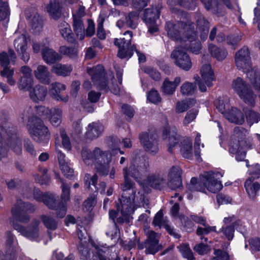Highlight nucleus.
Returning <instances> with one entry per match:
<instances>
[{"instance_id": "nucleus-10", "label": "nucleus", "mask_w": 260, "mask_h": 260, "mask_svg": "<svg viewBox=\"0 0 260 260\" xmlns=\"http://www.w3.org/2000/svg\"><path fill=\"white\" fill-rule=\"evenodd\" d=\"M33 195L34 198L38 202H43L49 208L54 209L55 207V199L52 193L42 192L39 189L26 188L23 192V197L30 199Z\"/></svg>"}, {"instance_id": "nucleus-1", "label": "nucleus", "mask_w": 260, "mask_h": 260, "mask_svg": "<svg viewBox=\"0 0 260 260\" xmlns=\"http://www.w3.org/2000/svg\"><path fill=\"white\" fill-rule=\"evenodd\" d=\"M35 210V208L32 204L25 203L21 200H17L11 209L12 218L9 219V221L13 228L22 236L30 240L37 241L39 238V220H34L30 225L27 228L14 221L15 219L23 223L28 222L30 219L28 213H32Z\"/></svg>"}, {"instance_id": "nucleus-43", "label": "nucleus", "mask_w": 260, "mask_h": 260, "mask_svg": "<svg viewBox=\"0 0 260 260\" xmlns=\"http://www.w3.org/2000/svg\"><path fill=\"white\" fill-rule=\"evenodd\" d=\"M209 51L211 55L218 61L224 60L228 55L227 51L225 49L218 48L212 44L209 46Z\"/></svg>"}, {"instance_id": "nucleus-16", "label": "nucleus", "mask_w": 260, "mask_h": 260, "mask_svg": "<svg viewBox=\"0 0 260 260\" xmlns=\"http://www.w3.org/2000/svg\"><path fill=\"white\" fill-rule=\"evenodd\" d=\"M200 72L201 79L198 82L199 88L201 92H205L207 86H212V82L215 80L214 73L209 63L204 64Z\"/></svg>"}, {"instance_id": "nucleus-12", "label": "nucleus", "mask_w": 260, "mask_h": 260, "mask_svg": "<svg viewBox=\"0 0 260 260\" xmlns=\"http://www.w3.org/2000/svg\"><path fill=\"white\" fill-rule=\"evenodd\" d=\"M5 247L0 251V260H15L17 242L11 232L6 233Z\"/></svg>"}, {"instance_id": "nucleus-11", "label": "nucleus", "mask_w": 260, "mask_h": 260, "mask_svg": "<svg viewBox=\"0 0 260 260\" xmlns=\"http://www.w3.org/2000/svg\"><path fill=\"white\" fill-rule=\"evenodd\" d=\"M181 46L177 47L171 54V58L174 63L180 69L185 71H189L192 67V62L188 54L182 50Z\"/></svg>"}, {"instance_id": "nucleus-45", "label": "nucleus", "mask_w": 260, "mask_h": 260, "mask_svg": "<svg viewBox=\"0 0 260 260\" xmlns=\"http://www.w3.org/2000/svg\"><path fill=\"white\" fill-rule=\"evenodd\" d=\"M180 90L182 94L184 95H192L195 93L197 90L196 84L185 81L181 85Z\"/></svg>"}, {"instance_id": "nucleus-31", "label": "nucleus", "mask_w": 260, "mask_h": 260, "mask_svg": "<svg viewBox=\"0 0 260 260\" xmlns=\"http://www.w3.org/2000/svg\"><path fill=\"white\" fill-rule=\"evenodd\" d=\"M181 81L180 77H176L173 82L170 81L168 78L165 79L161 86L162 92L166 95L173 94Z\"/></svg>"}, {"instance_id": "nucleus-4", "label": "nucleus", "mask_w": 260, "mask_h": 260, "mask_svg": "<svg viewBox=\"0 0 260 260\" xmlns=\"http://www.w3.org/2000/svg\"><path fill=\"white\" fill-rule=\"evenodd\" d=\"M81 155L84 162L90 165L94 164L96 171L100 175L106 176L109 172V163L111 161L112 154L102 151L99 148H95L91 152L88 148L82 149Z\"/></svg>"}, {"instance_id": "nucleus-32", "label": "nucleus", "mask_w": 260, "mask_h": 260, "mask_svg": "<svg viewBox=\"0 0 260 260\" xmlns=\"http://www.w3.org/2000/svg\"><path fill=\"white\" fill-rule=\"evenodd\" d=\"M34 74L36 78L40 82L44 84H49L50 82L51 74L48 68L42 65L38 66L35 70Z\"/></svg>"}, {"instance_id": "nucleus-39", "label": "nucleus", "mask_w": 260, "mask_h": 260, "mask_svg": "<svg viewBox=\"0 0 260 260\" xmlns=\"http://www.w3.org/2000/svg\"><path fill=\"white\" fill-rule=\"evenodd\" d=\"M73 16V28L79 39L82 40L84 39L85 28L82 20L80 17H77L75 14Z\"/></svg>"}, {"instance_id": "nucleus-53", "label": "nucleus", "mask_w": 260, "mask_h": 260, "mask_svg": "<svg viewBox=\"0 0 260 260\" xmlns=\"http://www.w3.org/2000/svg\"><path fill=\"white\" fill-rule=\"evenodd\" d=\"M196 100L193 99H190L187 100L178 102L176 104V111L178 113H183L190 107L196 103Z\"/></svg>"}, {"instance_id": "nucleus-18", "label": "nucleus", "mask_w": 260, "mask_h": 260, "mask_svg": "<svg viewBox=\"0 0 260 260\" xmlns=\"http://www.w3.org/2000/svg\"><path fill=\"white\" fill-rule=\"evenodd\" d=\"M197 36L196 32L194 31V29H192V32L185 37L186 41H182L181 43V48L196 54H199L201 49V44L197 40Z\"/></svg>"}, {"instance_id": "nucleus-56", "label": "nucleus", "mask_w": 260, "mask_h": 260, "mask_svg": "<svg viewBox=\"0 0 260 260\" xmlns=\"http://www.w3.org/2000/svg\"><path fill=\"white\" fill-rule=\"evenodd\" d=\"M183 257L188 260H194L192 252L187 244H182L177 247Z\"/></svg>"}, {"instance_id": "nucleus-50", "label": "nucleus", "mask_w": 260, "mask_h": 260, "mask_svg": "<svg viewBox=\"0 0 260 260\" xmlns=\"http://www.w3.org/2000/svg\"><path fill=\"white\" fill-rule=\"evenodd\" d=\"M117 214V212L113 210H110L109 213V217L113 220L114 224L111 228L112 230L107 231L106 232V234L107 236L111 237V239L115 238L118 236L119 229L115 221V218L116 217Z\"/></svg>"}, {"instance_id": "nucleus-34", "label": "nucleus", "mask_w": 260, "mask_h": 260, "mask_svg": "<svg viewBox=\"0 0 260 260\" xmlns=\"http://www.w3.org/2000/svg\"><path fill=\"white\" fill-rule=\"evenodd\" d=\"M103 131L104 127L101 124L95 122L90 123L88 125L86 138L90 140L96 139L101 135Z\"/></svg>"}, {"instance_id": "nucleus-2", "label": "nucleus", "mask_w": 260, "mask_h": 260, "mask_svg": "<svg viewBox=\"0 0 260 260\" xmlns=\"http://www.w3.org/2000/svg\"><path fill=\"white\" fill-rule=\"evenodd\" d=\"M140 161L141 162L137 167H136L134 161L132 162V165L129 167L128 171L126 168L123 169L124 182L121 185V188L124 192L132 189L133 194L128 197H124V194H122L119 199L120 202L122 201L123 203H127V201L131 200L133 205H134L135 203L141 202L144 199V194L135 190L133 182L129 179V177L131 176L137 181L139 182V179L141 178L142 173L146 171L149 166L148 161L144 158L141 159Z\"/></svg>"}, {"instance_id": "nucleus-13", "label": "nucleus", "mask_w": 260, "mask_h": 260, "mask_svg": "<svg viewBox=\"0 0 260 260\" xmlns=\"http://www.w3.org/2000/svg\"><path fill=\"white\" fill-rule=\"evenodd\" d=\"M2 131L12 150L17 154H20L22 152L21 142L16 136L15 129L11 127L8 123H5V125L2 126Z\"/></svg>"}, {"instance_id": "nucleus-49", "label": "nucleus", "mask_w": 260, "mask_h": 260, "mask_svg": "<svg viewBox=\"0 0 260 260\" xmlns=\"http://www.w3.org/2000/svg\"><path fill=\"white\" fill-rule=\"evenodd\" d=\"M218 111L225 117V114L228 113L231 109L229 99L228 98H220L216 103Z\"/></svg>"}, {"instance_id": "nucleus-7", "label": "nucleus", "mask_w": 260, "mask_h": 260, "mask_svg": "<svg viewBox=\"0 0 260 260\" xmlns=\"http://www.w3.org/2000/svg\"><path fill=\"white\" fill-rule=\"evenodd\" d=\"M194 29V24L189 20L179 21H168L166 24L165 29L168 37L172 40L179 42L185 41L187 36Z\"/></svg>"}, {"instance_id": "nucleus-46", "label": "nucleus", "mask_w": 260, "mask_h": 260, "mask_svg": "<svg viewBox=\"0 0 260 260\" xmlns=\"http://www.w3.org/2000/svg\"><path fill=\"white\" fill-rule=\"evenodd\" d=\"M27 37L22 34L15 39L14 45L17 52L26 51L27 49Z\"/></svg>"}, {"instance_id": "nucleus-30", "label": "nucleus", "mask_w": 260, "mask_h": 260, "mask_svg": "<svg viewBox=\"0 0 260 260\" xmlns=\"http://www.w3.org/2000/svg\"><path fill=\"white\" fill-rule=\"evenodd\" d=\"M225 118L229 121L236 124H242L245 121L243 113L238 109L232 107L228 113L225 114Z\"/></svg>"}, {"instance_id": "nucleus-15", "label": "nucleus", "mask_w": 260, "mask_h": 260, "mask_svg": "<svg viewBox=\"0 0 260 260\" xmlns=\"http://www.w3.org/2000/svg\"><path fill=\"white\" fill-rule=\"evenodd\" d=\"M159 14L160 10L158 7H152L145 9L144 11L143 20L148 28V32L151 34L158 30V25L156 21L158 19Z\"/></svg>"}, {"instance_id": "nucleus-41", "label": "nucleus", "mask_w": 260, "mask_h": 260, "mask_svg": "<svg viewBox=\"0 0 260 260\" xmlns=\"http://www.w3.org/2000/svg\"><path fill=\"white\" fill-rule=\"evenodd\" d=\"M180 151L184 158H191L193 156L192 145L191 140L189 138H187L181 142Z\"/></svg>"}, {"instance_id": "nucleus-14", "label": "nucleus", "mask_w": 260, "mask_h": 260, "mask_svg": "<svg viewBox=\"0 0 260 260\" xmlns=\"http://www.w3.org/2000/svg\"><path fill=\"white\" fill-rule=\"evenodd\" d=\"M124 38L115 39L114 44L118 46L119 51L117 54L118 56L120 58H130L132 53L129 52L131 50L130 46L131 40L133 37V32L127 30L124 32Z\"/></svg>"}, {"instance_id": "nucleus-27", "label": "nucleus", "mask_w": 260, "mask_h": 260, "mask_svg": "<svg viewBox=\"0 0 260 260\" xmlns=\"http://www.w3.org/2000/svg\"><path fill=\"white\" fill-rule=\"evenodd\" d=\"M42 57L44 60L48 64L54 63L62 58L61 55L49 48L48 45H45L42 48Z\"/></svg>"}, {"instance_id": "nucleus-36", "label": "nucleus", "mask_w": 260, "mask_h": 260, "mask_svg": "<svg viewBox=\"0 0 260 260\" xmlns=\"http://www.w3.org/2000/svg\"><path fill=\"white\" fill-rule=\"evenodd\" d=\"M238 96L242 102L247 106L250 107L255 106L257 95L250 87Z\"/></svg>"}, {"instance_id": "nucleus-44", "label": "nucleus", "mask_w": 260, "mask_h": 260, "mask_svg": "<svg viewBox=\"0 0 260 260\" xmlns=\"http://www.w3.org/2000/svg\"><path fill=\"white\" fill-rule=\"evenodd\" d=\"M243 111L245 113L247 122L250 125L260 121V114L247 108H243Z\"/></svg>"}, {"instance_id": "nucleus-29", "label": "nucleus", "mask_w": 260, "mask_h": 260, "mask_svg": "<svg viewBox=\"0 0 260 260\" xmlns=\"http://www.w3.org/2000/svg\"><path fill=\"white\" fill-rule=\"evenodd\" d=\"M121 208L120 206L117 207L118 211L120 210L122 217H119L117 219V222L119 223H122L126 219L128 214L133 213L134 211V205L130 201H127V203H123L122 201L120 202Z\"/></svg>"}, {"instance_id": "nucleus-26", "label": "nucleus", "mask_w": 260, "mask_h": 260, "mask_svg": "<svg viewBox=\"0 0 260 260\" xmlns=\"http://www.w3.org/2000/svg\"><path fill=\"white\" fill-rule=\"evenodd\" d=\"M56 151L57 154L58 160L60 169L62 173L67 177L72 176L73 170L70 167V163L67 160L65 155L57 148L56 144Z\"/></svg>"}, {"instance_id": "nucleus-22", "label": "nucleus", "mask_w": 260, "mask_h": 260, "mask_svg": "<svg viewBox=\"0 0 260 260\" xmlns=\"http://www.w3.org/2000/svg\"><path fill=\"white\" fill-rule=\"evenodd\" d=\"M140 140L146 151L153 154L158 151L157 140L153 136H149L147 133L140 135Z\"/></svg>"}, {"instance_id": "nucleus-55", "label": "nucleus", "mask_w": 260, "mask_h": 260, "mask_svg": "<svg viewBox=\"0 0 260 260\" xmlns=\"http://www.w3.org/2000/svg\"><path fill=\"white\" fill-rule=\"evenodd\" d=\"M41 219L48 229L54 230L57 228V222L49 215H42L41 217Z\"/></svg>"}, {"instance_id": "nucleus-19", "label": "nucleus", "mask_w": 260, "mask_h": 260, "mask_svg": "<svg viewBox=\"0 0 260 260\" xmlns=\"http://www.w3.org/2000/svg\"><path fill=\"white\" fill-rule=\"evenodd\" d=\"M182 171L178 166L172 167L168 174V186L172 190L182 187Z\"/></svg>"}, {"instance_id": "nucleus-51", "label": "nucleus", "mask_w": 260, "mask_h": 260, "mask_svg": "<svg viewBox=\"0 0 260 260\" xmlns=\"http://www.w3.org/2000/svg\"><path fill=\"white\" fill-rule=\"evenodd\" d=\"M3 77L7 78V82L11 86H14L16 84V80L14 79V70L10 67H5L0 72Z\"/></svg>"}, {"instance_id": "nucleus-61", "label": "nucleus", "mask_w": 260, "mask_h": 260, "mask_svg": "<svg viewBox=\"0 0 260 260\" xmlns=\"http://www.w3.org/2000/svg\"><path fill=\"white\" fill-rule=\"evenodd\" d=\"M205 7L208 10H212L214 13H217L219 3L216 0H201Z\"/></svg>"}, {"instance_id": "nucleus-52", "label": "nucleus", "mask_w": 260, "mask_h": 260, "mask_svg": "<svg viewBox=\"0 0 260 260\" xmlns=\"http://www.w3.org/2000/svg\"><path fill=\"white\" fill-rule=\"evenodd\" d=\"M33 77L20 78L18 82V87L20 90H29L33 85Z\"/></svg>"}, {"instance_id": "nucleus-57", "label": "nucleus", "mask_w": 260, "mask_h": 260, "mask_svg": "<svg viewBox=\"0 0 260 260\" xmlns=\"http://www.w3.org/2000/svg\"><path fill=\"white\" fill-rule=\"evenodd\" d=\"M234 226L230 225L225 228L223 227L218 232L222 237H225L229 241H231L234 237Z\"/></svg>"}, {"instance_id": "nucleus-54", "label": "nucleus", "mask_w": 260, "mask_h": 260, "mask_svg": "<svg viewBox=\"0 0 260 260\" xmlns=\"http://www.w3.org/2000/svg\"><path fill=\"white\" fill-rule=\"evenodd\" d=\"M96 250V254L94 256L95 257L98 258L99 260H110L108 257L110 252V248L109 247L103 246H97L95 247Z\"/></svg>"}, {"instance_id": "nucleus-37", "label": "nucleus", "mask_w": 260, "mask_h": 260, "mask_svg": "<svg viewBox=\"0 0 260 260\" xmlns=\"http://www.w3.org/2000/svg\"><path fill=\"white\" fill-rule=\"evenodd\" d=\"M231 87L237 95H239L250 87V86L243 78L237 77L233 80Z\"/></svg>"}, {"instance_id": "nucleus-25", "label": "nucleus", "mask_w": 260, "mask_h": 260, "mask_svg": "<svg viewBox=\"0 0 260 260\" xmlns=\"http://www.w3.org/2000/svg\"><path fill=\"white\" fill-rule=\"evenodd\" d=\"M244 187L250 198L254 199L258 195L260 184L255 180L253 176L246 180Z\"/></svg>"}, {"instance_id": "nucleus-48", "label": "nucleus", "mask_w": 260, "mask_h": 260, "mask_svg": "<svg viewBox=\"0 0 260 260\" xmlns=\"http://www.w3.org/2000/svg\"><path fill=\"white\" fill-rule=\"evenodd\" d=\"M139 18V13L138 11L128 13L125 17V23L128 27L135 29L137 27Z\"/></svg>"}, {"instance_id": "nucleus-5", "label": "nucleus", "mask_w": 260, "mask_h": 260, "mask_svg": "<svg viewBox=\"0 0 260 260\" xmlns=\"http://www.w3.org/2000/svg\"><path fill=\"white\" fill-rule=\"evenodd\" d=\"M87 72L98 88L106 91L111 90L116 95L119 94V87L114 84V77L112 72L109 71L105 73L102 65H98L92 68H87Z\"/></svg>"}, {"instance_id": "nucleus-6", "label": "nucleus", "mask_w": 260, "mask_h": 260, "mask_svg": "<svg viewBox=\"0 0 260 260\" xmlns=\"http://www.w3.org/2000/svg\"><path fill=\"white\" fill-rule=\"evenodd\" d=\"M222 177V174L219 172H208L204 173L200 176L201 186L197 183V179L196 178H192L190 180L191 185L190 188L191 190H195L204 192L205 188L209 191L212 193H216L220 191L222 188V185L220 181L218 180Z\"/></svg>"}, {"instance_id": "nucleus-42", "label": "nucleus", "mask_w": 260, "mask_h": 260, "mask_svg": "<svg viewBox=\"0 0 260 260\" xmlns=\"http://www.w3.org/2000/svg\"><path fill=\"white\" fill-rule=\"evenodd\" d=\"M72 70L71 65L57 63L52 66L51 71L58 76H67L70 74Z\"/></svg>"}, {"instance_id": "nucleus-35", "label": "nucleus", "mask_w": 260, "mask_h": 260, "mask_svg": "<svg viewBox=\"0 0 260 260\" xmlns=\"http://www.w3.org/2000/svg\"><path fill=\"white\" fill-rule=\"evenodd\" d=\"M147 181L149 185L160 190L168 185L164 178L159 174L149 175L148 176Z\"/></svg>"}, {"instance_id": "nucleus-58", "label": "nucleus", "mask_w": 260, "mask_h": 260, "mask_svg": "<svg viewBox=\"0 0 260 260\" xmlns=\"http://www.w3.org/2000/svg\"><path fill=\"white\" fill-rule=\"evenodd\" d=\"M39 171L41 173V175H42L43 176L42 177H41L39 175H35V180L41 184H46L48 183V182L49 181V178L47 175L48 170L46 168H43L42 167H40L39 168Z\"/></svg>"}, {"instance_id": "nucleus-33", "label": "nucleus", "mask_w": 260, "mask_h": 260, "mask_svg": "<svg viewBox=\"0 0 260 260\" xmlns=\"http://www.w3.org/2000/svg\"><path fill=\"white\" fill-rule=\"evenodd\" d=\"M46 9L50 17L54 19H58L61 15L62 8L57 0H50Z\"/></svg>"}, {"instance_id": "nucleus-47", "label": "nucleus", "mask_w": 260, "mask_h": 260, "mask_svg": "<svg viewBox=\"0 0 260 260\" xmlns=\"http://www.w3.org/2000/svg\"><path fill=\"white\" fill-rule=\"evenodd\" d=\"M16 56L14 52L10 50L8 53L2 52L0 54V63L2 66L8 67L10 61L14 62Z\"/></svg>"}, {"instance_id": "nucleus-64", "label": "nucleus", "mask_w": 260, "mask_h": 260, "mask_svg": "<svg viewBox=\"0 0 260 260\" xmlns=\"http://www.w3.org/2000/svg\"><path fill=\"white\" fill-rule=\"evenodd\" d=\"M95 194H93L84 201L83 204V210L85 211L90 212L95 205Z\"/></svg>"}, {"instance_id": "nucleus-9", "label": "nucleus", "mask_w": 260, "mask_h": 260, "mask_svg": "<svg viewBox=\"0 0 260 260\" xmlns=\"http://www.w3.org/2000/svg\"><path fill=\"white\" fill-rule=\"evenodd\" d=\"M28 129L32 138L39 142L48 141L50 133L48 128L44 124L43 121L39 118L35 117L34 119H29Z\"/></svg>"}, {"instance_id": "nucleus-21", "label": "nucleus", "mask_w": 260, "mask_h": 260, "mask_svg": "<svg viewBox=\"0 0 260 260\" xmlns=\"http://www.w3.org/2000/svg\"><path fill=\"white\" fill-rule=\"evenodd\" d=\"M144 231L147 236L146 253L154 254L159 250V235L154 231L149 230L148 228L145 229Z\"/></svg>"}, {"instance_id": "nucleus-3", "label": "nucleus", "mask_w": 260, "mask_h": 260, "mask_svg": "<svg viewBox=\"0 0 260 260\" xmlns=\"http://www.w3.org/2000/svg\"><path fill=\"white\" fill-rule=\"evenodd\" d=\"M252 138L248 131L242 127H236L229 141V151L236 155L237 161L244 160L246 156V149L251 148Z\"/></svg>"}, {"instance_id": "nucleus-59", "label": "nucleus", "mask_w": 260, "mask_h": 260, "mask_svg": "<svg viewBox=\"0 0 260 260\" xmlns=\"http://www.w3.org/2000/svg\"><path fill=\"white\" fill-rule=\"evenodd\" d=\"M59 51L61 54L66 55L71 58H75L77 55V49L74 47L62 46L60 47Z\"/></svg>"}, {"instance_id": "nucleus-23", "label": "nucleus", "mask_w": 260, "mask_h": 260, "mask_svg": "<svg viewBox=\"0 0 260 260\" xmlns=\"http://www.w3.org/2000/svg\"><path fill=\"white\" fill-rule=\"evenodd\" d=\"M66 89V86L59 82H54L50 85L49 94L55 100L67 103L69 101L68 94L61 95V93Z\"/></svg>"}, {"instance_id": "nucleus-63", "label": "nucleus", "mask_w": 260, "mask_h": 260, "mask_svg": "<svg viewBox=\"0 0 260 260\" xmlns=\"http://www.w3.org/2000/svg\"><path fill=\"white\" fill-rule=\"evenodd\" d=\"M10 15V9L7 2L0 0V20L5 19Z\"/></svg>"}, {"instance_id": "nucleus-24", "label": "nucleus", "mask_w": 260, "mask_h": 260, "mask_svg": "<svg viewBox=\"0 0 260 260\" xmlns=\"http://www.w3.org/2000/svg\"><path fill=\"white\" fill-rule=\"evenodd\" d=\"M84 180L85 187L89 190L91 189V192L94 193L99 191L101 193H103L105 192L106 188V183L105 182H101L99 184V188L96 186L98 180L96 175L94 174L93 176H91L90 174H86L84 177Z\"/></svg>"}, {"instance_id": "nucleus-60", "label": "nucleus", "mask_w": 260, "mask_h": 260, "mask_svg": "<svg viewBox=\"0 0 260 260\" xmlns=\"http://www.w3.org/2000/svg\"><path fill=\"white\" fill-rule=\"evenodd\" d=\"M120 144V142L116 138H113L109 141L108 145L113 155L117 154L118 151H119L120 154H123V152L119 150Z\"/></svg>"}, {"instance_id": "nucleus-20", "label": "nucleus", "mask_w": 260, "mask_h": 260, "mask_svg": "<svg viewBox=\"0 0 260 260\" xmlns=\"http://www.w3.org/2000/svg\"><path fill=\"white\" fill-rule=\"evenodd\" d=\"M60 181L62 183L61 187L62 192L61 196V202L57 205V203L55 202V207L53 209L56 211V213L58 217L63 218L66 214L67 212L66 206L64 203L68 201L70 199V187L61 180Z\"/></svg>"}, {"instance_id": "nucleus-62", "label": "nucleus", "mask_w": 260, "mask_h": 260, "mask_svg": "<svg viewBox=\"0 0 260 260\" xmlns=\"http://www.w3.org/2000/svg\"><path fill=\"white\" fill-rule=\"evenodd\" d=\"M250 79V83L253 88L256 91L258 96L260 98V75L256 76L254 74H251L248 75Z\"/></svg>"}, {"instance_id": "nucleus-8", "label": "nucleus", "mask_w": 260, "mask_h": 260, "mask_svg": "<svg viewBox=\"0 0 260 260\" xmlns=\"http://www.w3.org/2000/svg\"><path fill=\"white\" fill-rule=\"evenodd\" d=\"M235 61L237 69L242 70L246 74V78L250 83L248 75L254 74L256 76L260 75V72L256 68H252L250 51L246 47L238 50L235 54Z\"/></svg>"}, {"instance_id": "nucleus-40", "label": "nucleus", "mask_w": 260, "mask_h": 260, "mask_svg": "<svg viewBox=\"0 0 260 260\" xmlns=\"http://www.w3.org/2000/svg\"><path fill=\"white\" fill-rule=\"evenodd\" d=\"M59 30L62 37L68 42L73 43L75 41L74 34L70 25L65 21L61 22L59 25Z\"/></svg>"}, {"instance_id": "nucleus-38", "label": "nucleus", "mask_w": 260, "mask_h": 260, "mask_svg": "<svg viewBox=\"0 0 260 260\" xmlns=\"http://www.w3.org/2000/svg\"><path fill=\"white\" fill-rule=\"evenodd\" d=\"M197 29L200 31L201 39L204 40L207 37L209 32V23L202 15H199L197 20Z\"/></svg>"}, {"instance_id": "nucleus-17", "label": "nucleus", "mask_w": 260, "mask_h": 260, "mask_svg": "<svg viewBox=\"0 0 260 260\" xmlns=\"http://www.w3.org/2000/svg\"><path fill=\"white\" fill-rule=\"evenodd\" d=\"M37 114L40 116L49 118L51 124L54 126L59 125L61 121L62 111L58 108L49 109L44 106L35 107Z\"/></svg>"}, {"instance_id": "nucleus-28", "label": "nucleus", "mask_w": 260, "mask_h": 260, "mask_svg": "<svg viewBox=\"0 0 260 260\" xmlns=\"http://www.w3.org/2000/svg\"><path fill=\"white\" fill-rule=\"evenodd\" d=\"M30 98L35 102L44 101L47 94V89L46 87L40 85H36L29 90Z\"/></svg>"}]
</instances>
